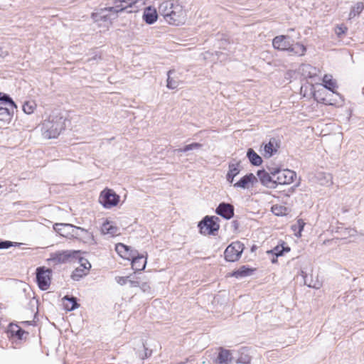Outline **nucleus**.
Returning <instances> with one entry per match:
<instances>
[{
	"label": "nucleus",
	"mask_w": 364,
	"mask_h": 364,
	"mask_svg": "<svg viewBox=\"0 0 364 364\" xmlns=\"http://www.w3.org/2000/svg\"><path fill=\"white\" fill-rule=\"evenodd\" d=\"M159 11L170 25L181 26L186 23L187 11L178 0L163 1L159 6Z\"/></svg>",
	"instance_id": "nucleus-1"
},
{
	"label": "nucleus",
	"mask_w": 364,
	"mask_h": 364,
	"mask_svg": "<svg viewBox=\"0 0 364 364\" xmlns=\"http://www.w3.org/2000/svg\"><path fill=\"white\" fill-rule=\"evenodd\" d=\"M65 119L59 114H50L42 124L43 134L46 138H56L64 129Z\"/></svg>",
	"instance_id": "nucleus-2"
},
{
	"label": "nucleus",
	"mask_w": 364,
	"mask_h": 364,
	"mask_svg": "<svg viewBox=\"0 0 364 364\" xmlns=\"http://www.w3.org/2000/svg\"><path fill=\"white\" fill-rule=\"evenodd\" d=\"M146 4L145 0H114V6L105 8L106 11L119 13L130 9L128 12H136Z\"/></svg>",
	"instance_id": "nucleus-3"
},
{
	"label": "nucleus",
	"mask_w": 364,
	"mask_h": 364,
	"mask_svg": "<svg viewBox=\"0 0 364 364\" xmlns=\"http://www.w3.org/2000/svg\"><path fill=\"white\" fill-rule=\"evenodd\" d=\"M271 173L275 178L276 187L277 185L291 184L296 176L294 171L289 169L271 168Z\"/></svg>",
	"instance_id": "nucleus-4"
},
{
	"label": "nucleus",
	"mask_w": 364,
	"mask_h": 364,
	"mask_svg": "<svg viewBox=\"0 0 364 364\" xmlns=\"http://www.w3.org/2000/svg\"><path fill=\"white\" fill-rule=\"evenodd\" d=\"M120 197L116 193L109 188L104 189L100 194L99 202L105 208L109 209L116 205L119 202Z\"/></svg>",
	"instance_id": "nucleus-5"
},
{
	"label": "nucleus",
	"mask_w": 364,
	"mask_h": 364,
	"mask_svg": "<svg viewBox=\"0 0 364 364\" xmlns=\"http://www.w3.org/2000/svg\"><path fill=\"white\" fill-rule=\"evenodd\" d=\"M218 218L217 217L206 216L198 223L200 232L203 235H214L218 231L220 225L218 223Z\"/></svg>",
	"instance_id": "nucleus-6"
},
{
	"label": "nucleus",
	"mask_w": 364,
	"mask_h": 364,
	"mask_svg": "<svg viewBox=\"0 0 364 364\" xmlns=\"http://www.w3.org/2000/svg\"><path fill=\"white\" fill-rule=\"evenodd\" d=\"M244 250V245L235 241L229 245L225 250L224 255L226 261L236 262L237 261Z\"/></svg>",
	"instance_id": "nucleus-7"
},
{
	"label": "nucleus",
	"mask_w": 364,
	"mask_h": 364,
	"mask_svg": "<svg viewBox=\"0 0 364 364\" xmlns=\"http://www.w3.org/2000/svg\"><path fill=\"white\" fill-rule=\"evenodd\" d=\"M65 227L71 228L72 236L75 237L76 238H79L83 242L88 245L96 244L93 234L87 230L77 226L66 225Z\"/></svg>",
	"instance_id": "nucleus-8"
},
{
	"label": "nucleus",
	"mask_w": 364,
	"mask_h": 364,
	"mask_svg": "<svg viewBox=\"0 0 364 364\" xmlns=\"http://www.w3.org/2000/svg\"><path fill=\"white\" fill-rule=\"evenodd\" d=\"M51 270L44 267L36 269V280L41 290H47L50 284Z\"/></svg>",
	"instance_id": "nucleus-9"
},
{
	"label": "nucleus",
	"mask_w": 364,
	"mask_h": 364,
	"mask_svg": "<svg viewBox=\"0 0 364 364\" xmlns=\"http://www.w3.org/2000/svg\"><path fill=\"white\" fill-rule=\"evenodd\" d=\"M90 268L91 264L90 262L85 258H80L79 259V266L76 267L72 273V279L78 281L89 273Z\"/></svg>",
	"instance_id": "nucleus-10"
},
{
	"label": "nucleus",
	"mask_w": 364,
	"mask_h": 364,
	"mask_svg": "<svg viewBox=\"0 0 364 364\" xmlns=\"http://www.w3.org/2000/svg\"><path fill=\"white\" fill-rule=\"evenodd\" d=\"M257 176L260 183L264 186L269 188H276L275 178L271 173V169H269V172H267L265 170H259L257 173Z\"/></svg>",
	"instance_id": "nucleus-11"
},
{
	"label": "nucleus",
	"mask_w": 364,
	"mask_h": 364,
	"mask_svg": "<svg viewBox=\"0 0 364 364\" xmlns=\"http://www.w3.org/2000/svg\"><path fill=\"white\" fill-rule=\"evenodd\" d=\"M291 39L288 36H278L272 41L273 47L281 50L289 51L291 45Z\"/></svg>",
	"instance_id": "nucleus-12"
},
{
	"label": "nucleus",
	"mask_w": 364,
	"mask_h": 364,
	"mask_svg": "<svg viewBox=\"0 0 364 364\" xmlns=\"http://www.w3.org/2000/svg\"><path fill=\"white\" fill-rule=\"evenodd\" d=\"M257 182V178L253 173H248L233 184L235 188L249 189Z\"/></svg>",
	"instance_id": "nucleus-13"
},
{
	"label": "nucleus",
	"mask_w": 364,
	"mask_h": 364,
	"mask_svg": "<svg viewBox=\"0 0 364 364\" xmlns=\"http://www.w3.org/2000/svg\"><path fill=\"white\" fill-rule=\"evenodd\" d=\"M115 250L121 257L128 260H131L132 257H133L136 252V251L131 250L129 246L122 243L116 245Z\"/></svg>",
	"instance_id": "nucleus-14"
},
{
	"label": "nucleus",
	"mask_w": 364,
	"mask_h": 364,
	"mask_svg": "<svg viewBox=\"0 0 364 364\" xmlns=\"http://www.w3.org/2000/svg\"><path fill=\"white\" fill-rule=\"evenodd\" d=\"M216 213L225 219H230L234 215V208L232 205L223 203L217 208Z\"/></svg>",
	"instance_id": "nucleus-15"
},
{
	"label": "nucleus",
	"mask_w": 364,
	"mask_h": 364,
	"mask_svg": "<svg viewBox=\"0 0 364 364\" xmlns=\"http://www.w3.org/2000/svg\"><path fill=\"white\" fill-rule=\"evenodd\" d=\"M101 232L103 235L114 237L119 234V229L113 222L106 221L102 225Z\"/></svg>",
	"instance_id": "nucleus-16"
},
{
	"label": "nucleus",
	"mask_w": 364,
	"mask_h": 364,
	"mask_svg": "<svg viewBox=\"0 0 364 364\" xmlns=\"http://www.w3.org/2000/svg\"><path fill=\"white\" fill-rule=\"evenodd\" d=\"M132 260V267L135 271H141L144 269L146 264V257L143 255H139L137 252L134 255L133 257L131 259Z\"/></svg>",
	"instance_id": "nucleus-17"
},
{
	"label": "nucleus",
	"mask_w": 364,
	"mask_h": 364,
	"mask_svg": "<svg viewBox=\"0 0 364 364\" xmlns=\"http://www.w3.org/2000/svg\"><path fill=\"white\" fill-rule=\"evenodd\" d=\"M240 172V162H234L230 163L228 166V171L226 175L227 181L232 183L234 181V178L237 176Z\"/></svg>",
	"instance_id": "nucleus-18"
},
{
	"label": "nucleus",
	"mask_w": 364,
	"mask_h": 364,
	"mask_svg": "<svg viewBox=\"0 0 364 364\" xmlns=\"http://www.w3.org/2000/svg\"><path fill=\"white\" fill-rule=\"evenodd\" d=\"M158 18V14L156 9L148 6L145 9L143 14V19L148 24L154 23Z\"/></svg>",
	"instance_id": "nucleus-19"
},
{
	"label": "nucleus",
	"mask_w": 364,
	"mask_h": 364,
	"mask_svg": "<svg viewBox=\"0 0 364 364\" xmlns=\"http://www.w3.org/2000/svg\"><path fill=\"white\" fill-rule=\"evenodd\" d=\"M279 146L274 139H272L264 146V156L270 158L277 153Z\"/></svg>",
	"instance_id": "nucleus-20"
},
{
	"label": "nucleus",
	"mask_w": 364,
	"mask_h": 364,
	"mask_svg": "<svg viewBox=\"0 0 364 364\" xmlns=\"http://www.w3.org/2000/svg\"><path fill=\"white\" fill-rule=\"evenodd\" d=\"M299 71L306 78H311L317 75V69L309 64L301 65Z\"/></svg>",
	"instance_id": "nucleus-21"
},
{
	"label": "nucleus",
	"mask_w": 364,
	"mask_h": 364,
	"mask_svg": "<svg viewBox=\"0 0 364 364\" xmlns=\"http://www.w3.org/2000/svg\"><path fill=\"white\" fill-rule=\"evenodd\" d=\"M232 361V356L228 350L221 349L217 358V363L218 364H231Z\"/></svg>",
	"instance_id": "nucleus-22"
},
{
	"label": "nucleus",
	"mask_w": 364,
	"mask_h": 364,
	"mask_svg": "<svg viewBox=\"0 0 364 364\" xmlns=\"http://www.w3.org/2000/svg\"><path fill=\"white\" fill-rule=\"evenodd\" d=\"M66 225L73 226V225L68 223H55L53 225V229L59 233L60 235L63 237H69L72 236V230L71 228L65 227Z\"/></svg>",
	"instance_id": "nucleus-23"
},
{
	"label": "nucleus",
	"mask_w": 364,
	"mask_h": 364,
	"mask_svg": "<svg viewBox=\"0 0 364 364\" xmlns=\"http://www.w3.org/2000/svg\"><path fill=\"white\" fill-rule=\"evenodd\" d=\"M0 107L9 109H16V105L12 99L6 94L0 92Z\"/></svg>",
	"instance_id": "nucleus-24"
},
{
	"label": "nucleus",
	"mask_w": 364,
	"mask_h": 364,
	"mask_svg": "<svg viewBox=\"0 0 364 364\" xmlns=\"http://www.w3.org/2000/svg\"><path fill=\"white\" fill-rule=\"evenodd\" d=\"M14 109L0 107V122L3 124H9L11 122Z\"/></svg>",
	"instance_id": "nucleus-25"
},
{
	"label": "nucleus",
	"mask_w": 364,
	"mask_h": 364,
	"mask_svg": "<svg viewBox=\"0 0 364 364\" xmlns=\"http://www.w3.org/2000/svg\"><path fill=\"white\" fill-rule=\"evenodd\" d=\"M301 275L304 278V284L310 288L318 289L321 287L322 283L318 280V278L316 279H311L310 280L307 277V274L303 270L301 271Z\"/></svg>",
	"instance_id": "nucleus-26"
},
{
	"label": "nucleus",
	"mask_w": 364,
	"mask_h": 364,
	"mask_svg": "<svg viewBox=\"0 0 364 364\" xmlns=\"http://www.w3.org/2000/svg\"><path fill=\"white\" fill-rule=\"evenodd\" d=\"M253 269L246 266L241 267L239 269L231 273L230 276L235 278H242L250 276L252 274Z\"/></svg>",
	"instance_id": "nucleus-27"
},
{
	"label": "nucleus",
	"mask_w": 364,
	"mask_h": 364,
	"mask_svg": "<svg viewBox=\"0 0 364 364\" xmlns=\"http://www.w3.org/2000/svg\"><path fill=\"white\" fill-rule=\"evenodd\" d=\"M247 156L250 163L254 166H259L262 163V159L252 149H249L247 152Z\"/></svg>",
	"instance_id": "nucleus-28"
},
{
	"label": "nucleus",
	"mask_w": 364,
	"mask_h": 364,
	"mask_svg": "<svg viewBox=\"0 0 364 364\" xmlns=\"http://www.w3.org/2000/svg\"><path fill=\"white\" fill-rule=\"evenodd\" d=\"M364 9V4L363 2H357L350 9L348 18L352 19L360 15Z\"/></svg>",
	"instance_id": "nucleus-29"
},
{
	"label": "nucleus",
	"mask_w": 364,
	"mask_h": 364,
	"mask_svg": "<svg viewBox=\"0 0 364 364\" xmlns=\"http://www.w3.org/2000/svg\"><path fill=\"white\" fill-rule=\"evenodd\" d=\"M63 306L67 311H73L78 307L76 299L65 296L63 299Z\"/></svg>",
	"instance_id": "nucleus-30"
},
{
	"label": "nucleus",
	"mask_w": 364,
	"mask_h": 364,
	"mask_svg": "<svg viewBox=\"0 0 364 364\" xmlns=\"http://www.w3.org/2000/svg\"><path fill=\"white\" fill-rule=\"evenodd\" d=\"M324 87L335 93V89L337 87L336 81L333 79L332 75H325L323 78Z\"/></svg>",
	"instance_id": "nucleus-31"
},
{
	"label": "nucleus",
	"mask_w": 364,
	"mask_h": 364,
	"mask_svg": "<svg viewBox=\"0 0 364 364\" xmlns=\"http://www.w3.org/2000/svg\"><path fill=\"white\" fill-rule=\"evenodd\" d=\"M289 51L295 55L302 56V55H304V54L306 53V48L303 44H301L299 43H296L295 44H293L291 43V47H290V49Z\"/></svg>",
	"instance_id": "nucleus-32"
},
{
	"label": "nucleus",
	"mask_w": 364,
	"mask_h": 364,
	"mask_svg": "<svg viewBox=\"0 0 364 364\" xmlns=\"http://www.w3.org/2000/svg\"><path fill=\"white\" fill-rule=\"evenodd\" d=\"M272 212L277 216L286 215L289 213V210L287 208L282 205L276 204L272 205Z\"/></svg>",
	"instance_id": "nucleus-33"
},
{
	"label": "nucleus",
	"mask_w": 364,
	"mask_h": 364,
	"mask_svg": "<svg viewBox=\"0 0 364 364\" xmlns=\"http://www.w3.org/2000/svg\"><path fill=\"white\" fill-rule=\"evenodd\" d=\"M10 333L12 336L16 337L18 339H23V336L26 333V331L22 330L19 326L14 325L10 326Z\"/></svg>",
	"instance_id": "nucleus-34"
},
{
	"label": "nucleus",
	"mask_w": 364,
	"mask_h": 364,
	"mask_svg": "<svg viewBox=\"0 0 364 364\" xmlns=\"http://www.w3.org/2000/svg\"><path fill=\"white\" fill-rule=\"evenodd\" d=\"M36 109V104L34 101H26L23 105V111L27 114L33 113Z\"/></svg>",
	"instance_id": "nucleus-35"
},
{
	"label": "nucleus",
	"mask_w": 364,
	"mask_h": 364,
	"mask_svg": "<svg viewBox=\"0 0 364 364\" xmlns=\"http://www.w3.org/2000/svg\"><path fill=\"white\" fill-rule=\"evenodd\" d=\"M290 248L289 247H284V245H277L273 250H271V252L276 255L277 257L281 256L283 255L284 252H289Z\"/></svg>",
	"instance_id": "nucleus-36"
},
{
	"label": "nucleus",
	"mask_w": 364,
	"mask_h": 364,
	"mask_svg": "<svg viewBox=\"0 0 364 364\" xmlns=\"http://www.w3.org/2000/svg\"><path fill=\"white\" fill-rule=\"evenodd\" d=\"M172 73H173V70H169L168 72L167 87L173 90L178 87L179 82L178 81L175 80L171 77V75Z\"/></svg>",
	"instance_id": "nucleus-37"
},
{
	"label": "nucleus",
	"mask_w": 364,
	"mask_h": 364,
	"mask_svg": "<svg viewBox=\"0 0 364 364\" xmlns=\"http://www.w3.org/2000/svg\"><path fill=\"white\" fill-rule=\"evenodd\" d=\"M202 147V144L200 143H192L188 145H186L183 148L178 149L179 152H186L193 149H198Z\"/></svg>",
	"instance_id": "nucleus-38"
},
{
	"label": "nucleus",
	"mask_w": 364,
	"mask_h": 364,
	"mask_svg": "<svg viewBox=\"0 0 364 364\" xmlns=\"http://www.w3.org/2000/svg\"><path fill=\"white\" fill-rule=\"evenodd\" d=\"M305 225V223L303 220L299 219L296 222V224H295L292 228L296 230L298 229V234H296V236H301V232L303 230L304 227Z\"/></svg>",
	"instance_id": "nucleus-39"
},
{
	"label": "nucleus",
	"mask_w": 364,
	"mask_h": 364,
	"mask_svg": "<svg viewBox=\"0 0 364 364\" xmlns=\"http://www.w3.org/2000/svg\"><path fill=\"white\" fill-rule=\"evenodd\" d=\"M71 256V254L68 252H63L59 253L56 255L54 259L58 260V262H64L65 259H68Z\"/></svg>",
	"instance_id": "nucleus-40"
},
{
	"label": "nucleus",
	"mask_w": 364,
	"mask_h": 364,
	"mask_svg": "<svg viewBox=\"0 0 364 364\" xmlns=\"http://www.w3.org/2000/svg\"><path fill=\"white\" fill-rule=\"evenodd\" d=\"M347 30H348V28L345 25L341 24V25H338L336 27L335 32H336V35L338 37H340L341 35L345 34L346 33Z\"/></svg>",
	"instance_id": "nucleus-41"
},
{
	"label": "nucleus",
	"mask_w": 364,
	"mask_h": 364,
	"mask_svg": "<svg viewBox=\"0 0 364 364\" xmlns=\"http://www.w3.org/2000/svg\"><path fill=\"white\" fill-rule=\"evenodd\" d=\"M251 358L247 355H241V356L237 359V363L240 364H250Z\"/></svg>",
	"instance_id": "nucleus-42"
},
{
	"label": "nucleus",
	"mask_w": 364,
	"mask_h": 364,
	"mask_svg": "<svg viewBox=\"0 0 364 364\" xmlns=\"http://www.w3.org/2000/svg\"><path fill=\"white\" fill-rule=\"evenodd\" d=\"M129 277H116L115 281L121 286L125 285L128 283Z\"/></svg>",
	"instance_id": "nucleus-43"
},
{
	"label": "nucleus",
	"mask_w": 364,
	"mask_h": 364,
	"mask_svg": "<svg viewBox=\"0 0 364 364\" xmlns=\"http://www.w3.org/2000/svg\"><path fill=\"white\" fill-rule=\"evenodd\" d=\"M325 179H326V183H322L321 182V184L322 185H326V186H331L333 184V178H332V176L329 173V174H323L322 175Z\"/></svg>",
	"instance_id": "nucleus-44"
},
{
	"label": "nucleus",
	"mask_w": 364,
	"mask_h": 364,
	"mask_svg": "<svg viewBox=\"0 0 364 364\" xmlns=\"http://www.w3.org/2000/svg\"><path fill=\"white\" fill-rule=\"evenodd\" d=\"M14 245V243L10 241H0V249H8Z\"/></svg>",
	"instance_id": "nucleus-45"
},
{
	"label": "nucleus",
	"mask_w": 364,
	"mask_h": 364,
	"mask_svg": "<svg viewBox=\"0 0 364 364\" xmlns=\"http://www.w3.org/2000/svg\"><path fill=\"white\" fill-rule=\"evenodd\" d=\"M320 92H321V91H320V90H318V91H316V92H314V98H315L318 102H322V103H324V104H328V101L326 98H324V97H323V98H319L318 95L320 94Z\"/></svg>",
	"instance_id": "nucleus-46"
},
{
	"label": "nucleus",
	"mask_w": 364,
	"mask_h": 364,
	"mask_svg": "<svg viewBox=\"0 0 364 364\" xmlns=\"http://www.w3.org/2000/svg\"><path fill=\"white\" fill-rule=\"evenodd\" d=\"M141 289L144 292H149L151 290L150 286L147 283H142L141 285H139Z\"/></svg>",
	"instance_id": "nucleus-47"
},
{
	"label": "nucleus",
	"mask_w": 364,
	"mask_h": 364,
	"mask_svg": "<svg viewBox=\"0 0 364 364\" xmlns=\"http://www.w3.org/2000/svg\"><path fill=\"white\" fill-rule=\"evenodd\" d=\"M128 283L129 284L131 287H139V282L134 281V280H132V279H129L128 280Z\"/></svg>",
	"instance_id": "nucleus-48"
},
{
	"label": "nucleus",
	"mask_w": 364,
	"mask_h": 364,
	"mask_svg": "<svg viewBox=\"0 0 364 364\" xmlns=\"http://www.w3.org/2000/svg\"><path fill=\"white\" fill-rule=\"evenodd\" d=\"M272 263H274V262H276V259H273L272 260Z\"/></svg>",
	"instance_id": "nucleus-49"
}]
</instances>
